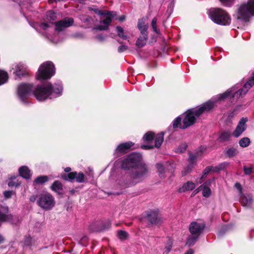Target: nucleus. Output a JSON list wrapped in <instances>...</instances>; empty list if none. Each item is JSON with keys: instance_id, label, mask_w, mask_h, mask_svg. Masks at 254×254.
Wrapping results in <instances>:
<instances>
[{"instance_id": "nucleus-1", "label": "nucleus", "mask_w": 254, "mask_h": 254, "mask_svg": "<svg viewBox=\"0 0 254 254\" xmlns=\"http://www.w3.org/2000/svg\"><path fill=\"white\" fill-rule=\"evenodd\" d=\"M141 161L142 156L138 153L129 155L123 161V169L129 170L130 168H134L130 175L131 182L127 184L126 187H128L141 182L147 176V166Z\"/></svg>"}, {"instance_id": "nucleus-2", "label": "nucleus", "mask_w": 254, "mask_h": 254, "mask_svg": "<svg viewBox=\"0 0 254 254\" xmlns=\"http://www.w3.org/2000/svg\"><path fill=\"white\" fill-rule=\"evenodd\" d=\"M63 86L61 83L52 84L47 82L41 86H37L33 91L36 99L40 101L58 97L62 95Z\"/></svg>"}, {"instance_id": "nucleus-3", "label": "nucleus", "mask_w": 254, "mask_h": 254, "mask_svg": "<svg viewBox=\"0 0 254 254\" xmlns=\"http://www.w3.org/2000/svg\"><path fill=\"white\" fill-rule=\"evenodd\" d=\"M214 102L211 100L198 108L189 110L186 112L185 117L183 120L182 125L180 126V128L185 129L192 125L195 122L196 118L212 109L214 106Z\"/></svg>"}, {"instance_id": "nucleus-4", "label": "nucleus", "mask_w": 254, "mask_h": 254, "mask_svg": "<svg viewBox=\"0 0 254 254\" xmlns=\"http://www.w3.org/2000/svg\"><path fill=\"white\" fill-rule=\"evenodd\" d=\"M254 16V0H249L238 6L234 15V18L238 21L246 22Z\"/></svg>"}, {"instance_id": "nucleus-5", "label": "nucleus", "mask_w": 254, "mask_h": 254, "mask_svg": "<svg viewBox=\"0 0 254 254\" xmlns=\"http://www.w3.org/2000/svg\"><path fill=\"white\" fill-rule=\"evenodd\" d=\"M208 13L209 17L214 23L221 25H229L231 22V18L228 13L220 8L210 9Z\"/></svg>"}, {"instance_id": "nucleus-6", "label": "nucleus", "mask_w": 254, "mask_h": 254, "mask_svg": "<svg viewBox=\"0 0 254 254\" xmlns=\"http://www.w3.org/2000/svg\"><path fill=\"white\" fill-rule=\"evenodd\" d=\"M143 139L144 141L148 142L149 144L141 145L142 149L147 150L154 147L159 148L164 140V133L161 132L155 136L153 132L148 131L144 135Z\"/></svg>"}, {"instance_id": "nucleus-7", "label": "nucleus", "mask_w": 254, "mask_h": 254, "mask_svg": "<svg viewBox=\"0 0 254 254\" xmlns=\"http://www.w3.org/2000/svg\"><path fill=\"white\" fill-rule=\"evenodd\" d=\"M55 72L54 64L51 62H46L40 66L37 73V79H47L53 76Z\"/></svg>"}, {"instance_id": "nucleus-8", "label": "nucleus", "mask_w": 254, "mask_h": 254, "mask_svg": "<svg viewBox=\"0 0 254 254\" xmlns=\"http://www.w3.org/2000/svg\"><path fill=\"white\" fill-rule=\"evenodd\" d=\"M237 88L235 87H233L223 94H220L218 96V100H221L227 98H230L231 102L237 101L240 97H242L244 94V90L243 89L236 91Z\"/></svg>"}, {"instance_id": "nucleus-9", "label": "nucleus", "mask_w": 254, "mask_h": 254, "mask_svg": "<svg viewBox=\"0 0 254 254\" xmlns=\"http://www.w3.org/2000/svg\"><path fill=\"white\" fill-rule=\"evenodd\" d=\"M38 205L42 208L49 210L51 209L55 205L53 196L49 193L42 194L37 200Z\"/></svg>"}, {"instance_id": "nucleus-10", "label": "nucleus", "mask_w": 254, "mask_h": 254, "mask_svg": "<svg viewBox=\"0 0 254 254\" xmlns=\"http://www.w3.org/2000/svg\"><path fill=\"white\" fill-rule=\"evenodd\" d=\"M32 85L29 84H21L17 89V93L20 100L24 103H27L26 100L30 94Z\"/></svg>"}, {"instance_id": "nucleus-11", "label": "nucleus", "mask_w": 254, "mask_h": 254, "mask_svg": "<svg viewBox=\"0 0 254 254\" xmlns=\"http://www.w3.org/2000/svg\"><path fill=\"white\" fill-rule=\"evenodd\" d=\"M104 18L101 21L100 24L97 26L96 29L100 30H106L108 28L109 24L112 21V18L116 15L114 12L107 11L103 13Z\"/></svg>"}, {"instance_id": "nucleus-12", "label": "nucleus", "mask_w": 254, "mask_h": 254, "mask_svg": "<svg viewBox=\"0 0 254 254\" xmlns=\"http://www.w3.org/2000/svg\"><path fill=\"white\" fill-rule=\"evenodd\" d=\"M74 20L72 18L65 17L63 19L55 22V29L56 31H61L65 28L71 26Z\"/></svg>"}, {"instance_id": "nucleus-13", "label": "nucleus", "mask_w": 254, "mask_h": 254, "mask_svg": "<svg viewBox=\"0 0 254 254\" xmlns=\"http://www.w3.org/2000/svg\"><path fill=\"white\" fill-rule=\"evenodd\" d=\"M247 118H242L239 121L236 128L232 133L235 137H239L247 128Z\"/></svg>"}, {"instance_id": "nucleus-14", "label": "nucleus", "mask_w": 254, "mask_h": 254, "mask_svg": "<svg viewBox=\"0 0 254 254\" xmlns=\"http://www.w3.org/2000/svg\"><path fill=\"white\" fill-rule=\"evenodd\" d=\"M62 178L66 181H72L73 179H75L76 181L78 183H83L84 182V175L82 173L77 174L76 172H70L68 174L63 175Z\"/></svg>"}, {"instance_id": "nucleus-15", "label": "nucleus", "mask_w": 254, "mask_h": 254, "mask_svg": "<svg viewBox=\"0 0 254 254\" xmlns=\"http://www.w3.org/2000/svg\"><path fill=\"white\" fill-rule=\"evenodd\" d=\"M205 227V225L203 223H199L196 222H192L190 223L189 227L190 233L192 235L198 236L202 232Z\"/></svg>"}, {"instance_id": "nucleus-16", "label": "nucleus", "mask_w": 254, "mask_h": 254, "mask_svg": "<svg viewBox=\"0 0 254 254\" xmlns=\"http://www.w3.org/2000/svg\"><path fill=\"white\" fill-rule=\"evenodd\" d=\"M146 220L152 224H157L161 222V218L155 211L149 212L145 217Z\"/></svg>"}, {"instance_id": "nucleus-17", "label": "nucleus", "mask_w": 254, "mask_h": 254, "mask_svg": "<svg viewBox=\"0 0 254 254\" xmlns=\"http://www.w3.org/2000/svg\"><path fill=\"white\" fill-rule=\"evenodd\" d=\"M12 70L13 73L19 78L26 74L27 72L25 65L20 63L15 65L14 67L12 68Z\"/></svg>"}, {"instance_id": "nucleus-18", "label": "nucleus", "mask_w": 254, "mask_h": 254, "mask_svg": "<svg viewBox=\"0 0 254 254\" xmlns=\"http://www.w3.org/2000/svg\"><path fill=\"white\" fill-rule=\"evenodd\" d=\"M11 217L9 214L8 207L0 205V222L9 221Z\"/></svg>"}, {"instance_id": "nucleus-19", "label": "nucleus", "mask_w": 254, "mask_h": 254, "mask_svg": "<svg viewBox=\"0 0 254 254\" xmlns=\"http://www.w3.org/2000/svg\"><path fill=\"white\" fill-rule=\"evenodd\" d=\"M212 180H208L204 183L199 187V189H201L202 190V195L203 196L208 197L210 196L211 191L210 189Z\"/></svg>"}, {"instance_id": "nucleus-20", "label": "nucleus", "mask_w": 254, "mask_h": 254, "mask_svg": "<svg viewBox=\"0 0 254 254\" xmlns=\"http://www.w3.org/2000/svg\"><path fill=\"white\" fill-rule=\"evenodd\" d=\"M133 143L132 142H127L124 143H121L118 146L115 150L116 153H120L124 154L127 152V151L133 145Z\"/></svg>"}, {"instance_id": "nucleus-21", "label": "nucleus", "mask_w": 254, "mask_h": 254, "mask_svg": "<svg viewBox=\"0 0 254 254\" xmlns=\"http://www.w3.org/2000/svg\"><path fill=\"white\" fill-rule=\"evenodd\" d=\"M148 39V33H141L136 42V46L138 48L143 47L146 43Z\"/></svg>"}, {"instance_id": "nucleus-22", "label": "nucleus", "mask_w": 254, "mask_h": 254, "mask_svg": "<svg viewBox=\"0 0 254 254\" xmlns=\"http://www.w3.org/2000/svg\"><path fill=\"white\" fill-rule=\"evenodd\" d=\"M19 173L20 176L25 179H29L31 174L29 168L26 166H22L19 169Z\"/></svg>"}, {"instance_id": "nucleus-23", "label": "nucleus", "mask_w": 254, "mask_h": 254, "mask_svg": "<svg viewBox=\"0 0 254 254\" xmlns=\"http://www.w3.org/2000/svg\"><path fill=\"white\" fill-rule=\"evenodd\" d=\"M195 187V185L194 183L192 182L189 181L185 184L182 188H180L179 191L182 192L186 191L191 190L194 189Z\"/></svg>"}, {"instance_id": "nucleus-24", "label": "nucleus", "mask_w": 254, "mask_h": 254, "mask_svg": "<svg viewBox=\"0 0 254 254\" xmlns=\"http://www.w3.org/2000/svg\"><path fill=\"white\" fill-rule=\"evenodd\" d=\"M57 18V13L53 10H49L47 12L46 19L49 21L50 23L53 24Z\"/></svg>"}, {"instance_id": "nucleus-25", "label": "nucleus", "mask_w": 254, "mask_h": 254, "mask_svg": "<svg viewBox=\"0 0 254 254\" xmlns=\"http://www.w3.org/2000/svg\"><path fill=\"white\" fill-rule=\"evenodd\" d=\"M198 153H197L196 154L190 153L189 156V161L190 162V164L187 167L186 169V172H189L192 168V165L195 162L198 156Z\"/></svg>"}, {"instance_id": "nucleus-26", "label": "nucleus", "mask_w": 254, "mask_h": 254, "mask_svg": "<svg viewBox=\"0 0 254 254\" xmlns=\"http://www.w3.org/2000/svg\"><path fill=\"white\" fill-rule=\"evenodd\" d=\"M51 189L54 191L61 193L63 190V185L59 181H56L51 186Z\"/></svg>"}, {"instance_id": "nucleus-27", "label": "nucleus", "mask_w": 254, "mask_h": 254, "mask_svg": "<svg viewBox=\"0 0 254 254\" xmlns=\"http://www.w3.org/2000/svg\"><path fill=\"white\" fill-rule=\"evenodd\" d=\"M241 203L242 204L247 207L251 205L253 201L252 197L250 195H246L241 196Z\"/></svg>"}, {"instance_id": "nucleus-28", "label": "nucleus", "mask_w": 254, "mask_h": 254, "mask_svg": "<svg viewBox=\"0 0 254 254\" xmlns=\"http://www.w3.org/2000/svg\"><path fill=\"white\" fill-rule=\"evenodd\" d=\"M254 85V73L243 86L244 94H246L248 90Z\"/></svg>"}, {"instance_id": "nucleus-29", "label": "nucleus", "mask_w": 254, "mask_h": 254, "mask_svg": "<svg viewBox=\"0 0 254 254\" xmlns=\"http://www.w3.org/2000/svg\"><path fill=\"white\" fill-rule=\"evenodd\" d=\"M138 28L140 31L141 33H148L147 29L148 26L146 24L143 19H139L137 23Z\"/></svg>"}, {"instance_id": "nucleus-30", "label": "nucleus", "mask_w": 254, "mask_h": 254, "mask_svg": "<svg viewBox=\"0 0 254 254\" xmlns=\"http://www.w3.org/2000/svg\"><path fill=\"white\" fill-rule=\"evenodd\" d=\"M35 26V29L37 31L44 34V32L48 29L50 27V25L47 23L43 22L40 24H36Z\"/></svg>"}, {"instance_id": "nucleus-31", "label": "nucleus", "mask_w": 254, "mask_h": 254, "mask_svg": "<svg viewBox=\"0 0 254 254\" xmlns=\"http://www.w3.org/2000/svg\"><path fill=\"white\" fill-rule=\"evenodd\" d=\"M225 154L229 157H233L237 155L238 151L237 148L234 147H229L226 148L224 151Z\"/></svg>"}, {"instance_id": "nucleus-32", "label": "nucleus", "mask_w": 254, "mask_h": 254, "mask_svg": "<svg viewBox=\"0 0 254 254\" xmlns=\"http://www.w3.org/2000/svg\"><path fill=\"white\" fill-rule=\"evenodd\" d=\"M8 75L7 73L3 70L0 69V85H1L8 81Z\"/></svg>"}, {"instance_id": "nucleus-33", "label": "nucleus", "mask_w": 254, "mask_h": 254, "mask_svg": "<svg viewBox=\"0 0 254 254\" xmlns=\"http://www.w3.org/2000/svg\"><path fill=\"white\" fill-rule=\"evenodd\" d=\"M116 30L117 35L119 37L123 40L128 39V36L125 34L124 30L123 28L120 26H117L116 27Z\"/></svg>"}, {"instance_id": "nucleus-34", "label": "nucleus", "mask_w": 254, "mask_h": 254, "mask_svg": "<svg viewBox=\"0 0 254 254\" xmlns=\"http://www.w3.org/2000/svg\"><path fill=\"white\" fill-rule=\"evenodd\" d=\"M231 135V133L230 131L223 132L219 136L220 141L222 142L227 141L230 138Z\"/></svg>"}, {"instance_id": "nucleus-35", "label": "nucleus", "mask_w": 254, "mask_h": 254, "mask_svg": "<svg viewBox=\"0 0 254 254\" xmlns=\"http://www.w3.org/2000/svg\"><path fill=\"white\" fill-rule=\"evenodd\" d=\"M251 143L250 139L248 137H243L239 140V145L242 147L248 146Z\"/></svg>"}, {"instance_id": "nucleus-36", "label": "nucleus", "mask_w": 254, "mask_h": 254, "mask_svg": "<svg viewBox=\"0 0 254 254\" xmlns=\"http://www.w3.org/2000/svg\"><path fill=\"white\" fill-rule=\"evenodd\" d=\"M48 181V178L46 176H42L37 177L34 181L36 184H43Z\"/></svg>"}, {"instance_id": "nucleus-37", "label": "nucleus", "mask_w": 254, "mask_h": 254, "mask_svg": "<svg viewBox=\"0 0 254 254\" xmlns=\"http://www.w3.org/2000/svg\"><path fill=\"white\" fill-rule=\"evenodd\" d=\"M118 236L121 240H125L128 237V234L127 232L120 230L118 232Z\"/></svg>"}, {"instance_id": "nucleus-38", "label": "nucleus", "mask_w": 254, "mask_h": 254, "mask_svg": "<svg viewBox=\"0 0 254 254\" xmlns=\"http://www.w3.org/2000/svg\"><path fill=\"white\" fill-rule=\"evenodd\" d=\"M210 168H209V166L208 167H207L203 171V173H202V176L201 177V178H200V181L198 182V183H201L204 178H205L206 176L210 172H211L210 170Z\"/></svg>"}, {"instance_id": "nucleus-39", "label": "nucleus", "mask_w": 254, "mask_h": 254, "mask_svg": "<svg viewBox=\"0 0 254 254\" xmlns=\"http://www.w3.org/2000/svg\"><path fill=\"white\" fill-rule=\"evenodd\" d=\"M197 237H196V236L193 235L192 236H191L187 240V244L189 246H192L194 245V244L195 243L196 240V239H197Z\"/></svg>"}, {"instance_id": "nucleus-40", "label": "nucleus", "mask_w": 254, "mask_h": 254, "mask_svg": "<svg viewBox=\"0 0 254 254\" xmlns=\"http://www.w3.org/2000/svg\"><path fill=\"white\" fill-rule=\"evenodd\" d=\"M181 118L180 117H178L176 118L173 122V126L174 128L179 127V126H181ZM180 127V126H179Z\"/></svg>"}, {"instance_id": "nucleus-41", "label": "nucleus", "mask_w": 254, "mask_h": 254, "mask_svg": "<svg viewBox=\"0 0 254 254\" xmlns=\"http://www.w3.org/2000/svg\"><path fill=\"white\" fill-rule=\"evenodd\" d=\"M156 23H157V19H156V18H154L152 19V22H151L152 27L153 30L154 32H155L156 33H158L159 31L157 28Z\"/></svg>"}, {"instance_id": "nucleus-42", "label": "nucleus", "mask_w": 254, "mask_h": 254, "mask_svg": "<svg viewBox=\"0 0 254 254\" xmlns=\"http://www.w3.org/2000/svg\"><path fill=\"white\" fill-rule=\"evenodd\" d=\"M156 167L160 174H162L165 172L164 166L161 163H159L156 165Z\"/></svg>"}, {"instance_id": "nucleus-43", "label": "nucleus", "mask_w": 254, "mask_h": 254, "mask_svg": "<svg viewBox=\"0 0 254 254\" xmlns=\"http://www.w3.org/2000/svg\"><path fill=\"white\" fill-rule=\"evenodd\" d=\"M228 165H229V163H228L227 162H224L221 163L217 166L218 169L219 170V171H220L221 170H223L225 168H226Z\"/></svg>"}, {"instance_id": "nucleus-44", "label": "nucleus", "mask_w": 254, "mask_h": 254, "mask_svg": "<svg viewBox=\"0 0 254 254\" xmlns=\"http://www.w3.org/2000/svg\"><path fill=\"white\" fill-rule=\"evenodd\" d=\"M187 145L186 144H183L179 147H178L176 150V152L177 153H182L184 152L186 148Z\"/></svg>"}, {"instance_id": "nucleus-45", "label": "nucleus", "mask_w": 254, "mask_h": 254, "mask_svg": "<svg viewBox=\"0 0 254 254\" xmlns=\"http://www.w3.org/2000/svg\"><path fill=\"white\" fill-rule=\"evenodd\" d=\"M172 247V242L171 240H169L167 243V246H166L165 249L167 253H168L170 252Z\"/></svg>"}, {"instance_id": "nucleus-46", "label": "nucleus", "mask_w": 254, "mask_h": 254, "mask_svg": "<svg viewBox=\"0 0 254 254\" xmlns=\"http://www.w3.org/2000/svg\"><path fill=\"white\" fill-rule=\"evenodd\" d=\"M80 19L84 22H90L92 19L88 15H82L80 17Z\"/></svg>"}, {"instance_id": "nucleus-47", "label": "nucleus", "mask_w": 254, "mask_h": 254, "mask_svg": "<svg viewBox=\"0 0 254 254\" xmlns=\"http://www.w3.org/2000/svg\"><path fill=\"white\" fill-rule=\"evenodd\" d=\"M221 2L226 6H230L233 0H220Z\"/></svg>"}, {"instance_id": "nucleus-48", "label": "nucleus", "mask_w": 254, "mask_h": 254, "mask_svg": "<svg viewBox=\"0 0 254 254\" xmlns=\"http://www.w3.org/2000/svg\"><path fill=\"white\" fill-rule=\"evenodd\" d=\"M127 49V46L126 45L120 46L118 49L119 53H122Z\"/></svg>"}, {"instance_id": "nucleus-49", "label": "nucleus", "mask_w": 254, "mask_h": 254, "mask_svg": "<svg viewBox=\"0 0 254 254\" xmlns=\"http://www.w3.org/2000/svg\"><path fill=\"white\" fill-rule=\"evenodd\" d=\"M244 171L246 175H249L252 173V168L251 167H244Z\"/></svg>"}, {"instance_id": "nucleus-50", "label": "nucleus", "mask_w": 254, "mask_h": 254, "mask_svg": "<svg viewBox=\"0 0 254 254\" xmlns=\"http://www.w3.org/2000/svg\"><path fill=\"white\" fill-rule=\"evenodd\" d=\"M235 186L236 188L239 190L240 194L241 195L242 194V189L241 184L240 183H237L235 184Z\"/></svg>"}, {"instance_id": "nucleus-51", "label": "nucleus", "mask_w": 254, "mask_h": 254, "mask_svg": "<svg viewBox=\"0 0 254 254\" xmlns=\"http://www.w3.org/2000/svg\"><path fill=\"white\" fill-rule=\"evenodd\" d=\"M12 191H5L4 192V195L5 198H8L11 196Z\"/></svg>"}, {"instance_id": "nucleus-52", "label": "nucleus", "mask_w": 254, "mask_h": 254, "mask_svg": "<svg viewBox=\"0 0 254 254\" xmlns=\"http://www.w3.org/2000/svg\"><path fill=\"white\" fill-rule=\"evenodd\" d=\"M209 168H210V170L212 172H219V170L218 169V167L217 166H209Z\"/></svg>"}, {"instance_id": "nucleus-53", "label": "nucleus", "mask_w": 254, "mask_h": 254, "mask_svg": "<svg viewBox=\"0 0 254 254\" xmlns=\"http://www.w3.org/2000/svg\"><path fill=\"white\" fill-rule=\"evenodd\" d=\"M19 184L18 183H15V182H14L13 181H10L8 183V185L9 187H13V186H19Z\"/></svg>"}, {"instance_id": "nucleus-54", "label": "nucleus", "mask_w": 254, "mask_h": 254, "mask_svg": "<svg viewBox=\"0 0 254 254\" xmlns=\"http://www.w3.org/2000/svg\"><path fill=\"white\" fill-rule=\"evenodd\" d=\"M105 36L102 35H99L96 37V38L100 41H102L105 39Z\"/></svg>"}, {"instance_id": "nucleus-55", "label": "nucleus", "mask_w": 254, "mask_h": 254, "mask_svg": "<svg viewBox=\"0 0 254 254\" xmlns=\"http://www.w3.org/2000/svg\"><path fill=\"white\" fill-rule=\"evenodd\" d=\"M74 36L76 38H83V34L81 33H75L74 35Z\"/></svg>"}, {"instance_id": "nucleus-56", "label": "nucleus", "mask_w": 254, "mask_h": 254, "mask_svg": "<svg viewBox=\"0 0 254 254\" xmlns=\"http://www.w3.org/2000/svg\"><path fill=\"white\" fill-rule=\"evenodd\" d=\"M36 196L35 195H33V196H31L30 198V200L31 202H34L36 201Z\"/></svg>"}, {"instance_id": "nucleus-57", "label": "nucleus", "mask_w": 254, "mask_h": 254, "mask_svg": "<svg viewBox=\"0 0 254 254\" xmlns=\"http://www.w3.org/2000/svg\"><path fill=\"white\" fill-rule=\"evenodd\" d=\"M185 254H193V251L192 249H189Z\"/></svg>"}, {"instance_id": "nucleus-58", "label": "nucleus", "mask_w": 254, "mask_h": 254, "mask_svg": "<svg viewBox=\"0 0 254 254\" xmlns=\"http://www.w3.org/2000/svg\"><path fill=\"white\" fill-rule=\"evenodd\" d=\"M65 172H69L71 171V168L70 167H66L64 169Z\"/></svg>"}, {"instance_id": "nucleus-59", "label": "nucleus", "mask_w": 254, "mask_h": 254, "mask_svg": "<svg viewBox=\"0 0 254 254\" xmlns=\"http://www.w3.org/2000/svg\"><path fill=\"white\" fill-rule=\"evenodd\" d=\"M125 19V17H121L119 19V20L120 21H123Z\"/></svg>"}, {"instance_id": "nucleus-60", "label": "nucleus", "mask_w": 254, "mask_h": 254, "mask_svg": "<svg viewBox=\"0 0 254 254\" xmlns=\"http://www.w3.org/2000/svg\"><path fill=\"white\" fill-rule=\"evenodd\" d=\"M2 241H3L2 238L1 236L0 235V244L2 243Z\"/></svg>"}]
</instances>
